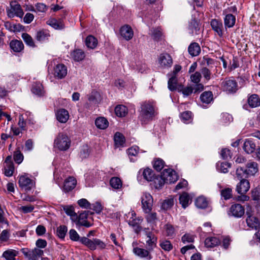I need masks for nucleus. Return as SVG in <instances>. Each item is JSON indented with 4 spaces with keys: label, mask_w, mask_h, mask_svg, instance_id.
<instances>
[{
    "label": "nucleus",
    "mask_w": 260,
    "mask_h": 260,
    "mask_svg": "<svg viewBox=\"0 0 260 260\" xmlns=\"http://www.w3.org/2000/svg\"><path fill=\"white\" fill-rule=\"evenodd\" d=\"M151 37H152L153 39L156 41H158L160 40L162 36L161 29L159 27L153 28L151 30Z\"/></svg>",
    "instance_id": "53"
},
{
    "label": "nucleus",
    "mask_w": 260,
    "mask_h": 260,
    "mask_svg": "<svg viewBox=\"0 0 260 260\" xmlns=\"http://www.w3.org/2000/svg\"><path fill=\"white\" fill-rule=\"evenodd\" d=\"M72 57L76 61L82 60L85 57L84 52L81 49H76L71 54Z\"/></svg>",
    "instance_id": "35"
},
{
    "label": "nucleus",
    "mask_w": 260,
    "mask_h": 260,
    "mask_svg": "<svg viewBox=\"0 0 260 260\" xmlns=\"http://www.w3.org/2000/svg\"><path fill=\"white\" fill-rule=\"evenodd\" d=\"M211 26L214 31H215L217 35L221 37L223 36V25L221 21L217 19H212L211 21Z\"/></svg>",
    "instance_id": "23"
},
{
    "label": "nucleus",
    "mask_w": 260,
    "mask_h": 260,
    "mask_svg": "<svg viewBox=\"0 0 260 260\" xmlns=\"http://www.w3.org/2000/svg\"><path fill=\"white\" fill-rule=\"evenodd\" d=\"M115 145L116 147H120L123 146L125 143V137L119 132H116L114 137Z\"/></svg>",
    "instance_id": "39"
},
{
    "label": "nucleus",
    "mask_w": 260,
    "mask_h": 260,
    "mask_svg": "<svg viewBox=\"0 0 260 260\" xmlns=\"http://www.w3.org/2000/svg\"><path fill=\"white\" fill-rule=\"evenodd\" d=\"M164 161L160 158H157L153 162V168L157 171H160L164 168Z\"/></svg>",
    "instance_id": "57"
},
{
    "label": "nucleus",
    "mask_w": 260,
    "mask_h": 260,
    "mask_svg": "<svg viewBox=\"0 0 260 260\" xmlns=\"http://www.w3.org/2000/svg\"><path fill=\"white\" fill-rule=\"evenodd\" d=\"M174 201L173 198L165 200L162 204L161 207L164 210L170 209L174 205Z\"/></svg>",
    "instance_id": "59"
},
{
    "label": "nucleus",
    "mask_w": 260,
    "mask_h": 260,
    "mask_svg": "<svg viewBox=\"0 0 260 260\" xmlns=\"http://www.w3.org/2000/svg\"><path fill=\"white\" fill-rule=\"evenodd\" d=\"M158 62L162 68L171 67L173 63L171 56L167 53H162L158 58Z\"/></svg>",
    "instance_id": "14"
},
{
    "label": "nucleus",
    "mask_w": 260,
    "mask_h": 260,
    "mask_svg": "<svg viewBox=\"0 0 260 260\" xmlns=\"http://www.w3.org/2000/svg\"><path fill=\"white\" fill-rule=\"evenodd\" d=\"M192 113L190 111H185L181 114L180 117L184 122H189L191 119Z\"/></svg>",
    "instance_id": "60"
},
{
    "label": "nucleus",
    "mask_w": 260,
    "mask_h": 260,
    "mask_svg": "<svg viewBox=\"0 0 260 260\" xmlns=\"http://www.w3.org/2000/svg\"><path fill=\"white\" fill-rule=\"evenodd\" d=\"M115 112L117 116L124 117L127 112V109L123 105H118L115 108Z\"/></svg>",
    "instance_id": "49"
},
{
    "label": "nucleus",
    "mask_w": 260,
    "mask_h": 260,
    "mask_svg": "<svg viewBox=\"0 0 260 260\" xmlns=\"http://www.w3.org/2000/svg\"><path fill=\"white\" fill-rule=\"evenodd\" d=\"M143 220V219L142 217H131L128 220V224L133 227L136 233L139 234L142 230V227L140 224Z\"/></svg>",
    "instance_id": "13"
},
{
    "label": "nucleus",
    "mask_w": 260,
    "mask_h": 260,
    "mask_svg": "<svg viewBox=\"0 0 260 260\" xmlns=\"http://www.w3.org/2000/svg\"><path fill=\"white\" fill-rule=\"evenodd\" d=\"M240 180V181L237 184L236 186V191L240 194H245L250 188L249 182L243 178Z\"/></svg>",
    "instance_id": "16"
},
{
    "label": "nucleus",
    "mask_w": 260,
    "mask_h": 260,
    "mask_svg": "<svg viewBox=\"0 0 260 260\" xmlns=\"http://www.w3.org/2000/svg\"><path fill=\"white\" fill-rule=\"evenodd\" d=\"M67 232V227L66 225H60L57 228L56 233L59 238L63 239Z\"/></svg>",
    "instance_id": "56"
},
{
    "label": "nucleus",
    "mask_w": 260,
    "mask_h": 260,
    "mask_svg": "<svg viewBox=\"0 0 260 260\" xmlns=\"http://www.w3.org/2000/svg\"><path fill=\"white\" fill-rule=\"evenodd\" d=\"M200 99L203 103L209 104L213 100V94L210 91H205L200 96Z\"/></svg>",
    "instance_id": "42"
},
{
    "label": "nucleus",
    "mask_w": 260,
    "mask_h": 260,
    "mask_svg": "<svg viewBox=\"0 0 260 260\" xmlns=\"http://www.w3.org/2000/svg\"><path fill=\"white\" fill-rule=\"evenodd\" d=\"M193 88H192L191 86L184 87L183 85L180 84L178 88V91L181 92L184 96L190 95L193 92Z\"/></svg>",
    "instance_id": "44"
},
{
    "label": "nucleus",
    "mask_w": 260,
    "mask_h": 260,
    "mask_svg": "<svg viewBox=\"0 0 260 260\" xmlns=\"http://www.w3.org/2000/svg\"><path fill=\"white\" fill-rule=\"evenodd\" d=\"M179 200L182 207L185 209L189 204L190 197L187 192H184L180 195Z\"/></svg>",
    "instance_id": "36"
},
{
    "label": "nucleus",
    "mask_w": 260,
    "mask_h": 260,
    "mask_svg": "<svg viewBox=\"0 0 260 260\" xmlns=\"http://www.w3.org/2000/svg\"><path fill=\"white\" fill-rule=\"evenodd\" d=\"M145 234L148 239L146 240V244L148 246L149 250L152 251L156 247L157 243V238L150 232H148L147 229H144Z\"/></svg>",
    "instance_id": "17"
},
{
    "label": "nucleus",
    "mask_w": 260,
    "mask_h": 260,
    "mask_svg": "<svg viewBox=\"0 0 260 260\" xmlns=\"http://www.w3.org/2000/svg\"><path fill=\"white\" fill-rule=\"evenodd\" d=\"M76 179L74 177H69L64 181L63 190L65 192L71 191L76 187Z\"/></svg>",
    "instance_id": "22"
},
{
    "label": "nucleus",
    "mask_w": 260,
    "mask_h": 260,
    "mask_svg": "<svg viewBox=\"0 0 260 260\" xmlns=\"http://www.w3.org/2000/svg\"><path fill=\"white\" fill-rule=\"evenodd\" d=\"M95 124L98 128L104 129L108 126L109 122L105 118L100 117L95 119Z\"/></svg>",
    "instance_id": "38"
},
{
    "label": "nucleus",
    "mask_w": 260,
    "mask_h": 260,
    "mask_svg": "<svg viewBox=\"0 0 260 260\" xmlns=\"http://www.w3.org/2000/svg\"><path fill=\"white\" fill-rule=\"evenodd\" d=\"M10 47L15 52H20L24 49L23 42L18 40H12L10 43Z\"/></svg>",
    "instance_id": "25"
},
{
    "label": "nucleus",
    "mask_w": 260,
    "mask_h": 260,
    "mask_svg": "<svg viewBox=\"0 0 260 260\" xmlns=\"http://www.w3.org/2000/svg\"><path fill=\"white\" fill-rule=\"evenodd\" d=\"M236 18L233 14H227L224 20V25L225 27H232L235 24Z\"/></svg>",
    "instance_id": "41"
},
{
    "label": "nucleus",
    "mask_w": 260,
    "mask_h": 260,
    "mask_svg": "<svg viewBox=\"0 0 260 260\" xmlns=\"http://www.w3.org/2000/svg\"><path fill=\"white\" fill-rule=\"evenodd\" d=\"M94 213L92 212L89 211H84L81 212L79 216H77V224L79 226H84L86 228H89L92 226V224L90 223L87 220V218L93 220L92 217H90V215H93Z\"/></svg>",
    "instance_id": "7"
},
{
    "label": "nucleus",
    "mask_w": 260,
    "mask_h": 260,
    "mask_svg": "<svg viewBox=\"0 0 260 260\" xmlns=\"http://www.w3.org/2000/svg\"><path fill=\"white\" fill-rule=\"evenodd\" d=\"M54 76L58 79H62L67 74V68L63 64H58L54 68Z\"/></svg>",
    "instance_id": "18"
},
{
    "label": "nucleus",
    "mask_w": 260,
    "mask_h": 260,
    "mask_svg": "<svg viewBox=\"0 0 260 260\" xmlns=\"http://www.w3.org/2000/svg\"><path fill=\"white\" fill-rule=\"evenodd\" d=\"M162 176L165 177L166 183H174L178 180L176 172L170 169H166L162 171Z\"/></svg>",
    "instance_id": "12"
},
{
    "label": "nucleus",
    "mask_w": 260,
    "mask_h": 260,
    "mask_svg": "<svg viewBox=\"0 0 260 260\" xmlns=\"http://www.w3.org/2000/svg\"><path fill=\"white\" fill-rule=\"evenodd\" d=\"M152 181H153L154 186L156 188H160L165 183H166L165 178L162 176V172L161 173V175L160 176L155 175Z\"/></svg>",
    "instance_id": "32"
},
{
    "label": "nucleus",
    "mask_w": 260,
    "mask_h": 260,
    "mask_svg": "<svg viewBox=\"0 0 260 260\" xmlns=\"http://www.w3.org/2000/svg\"><path fill=\"white\" fill-rule=\"evenodd\" d=\"M89 103L85 105V107L87 109L90 108V105H96L99 103L101 100V96L97 91L92 90L91 92L87 95Z\"/></svg>",
    "instance_id": "10"
},
{
    "label": "nucleus",
    "mask_w": 260,
    "mask_h": 260,
    "mask_svg": "<svg viewBox=\"0 0 260 260\" xmlns=\"http://www.w3.org/2000/svg\"><path fill=\"white\" fill-rule=\"evenodd\" d=\"M47 24L56 29H61L63 28V25L61 21L55 19H50L47 21Z\"/></svg>",
    "instance_id": "46"
},
{
    "label": "nucleus",
    "mask_w": 260,
    "mask_h": 260,
    "mask_svg": "<svg viewBox=\"0 0 260 260\" xmlns=\"http://www.w3.org/2000/svg\"><path fill=\"white\" fill-rule=\"evenodd\" d=\"M258 170L257 164L254 161H250L247 163L245 169L242 167L238 168L236 174L238 179H240L243 178L244 175H246L245 177L254 175Z\"/></svg>",
    "instance_id": "3"
},
{
    "label": "nucleus",
    "mask_w": 260,
    "mask_h": 260,
    "mask_svg": "<svg viewBox=\"0 0 260 260\" xmlns=\"http://www.w3.org/2000/svg\"><path fill=\"white\" fill-rule=\"evenodd\" d=\"M168 84V88L170 90L173 91L177 90L178 91V88L180 84H178V80L176 76L172 75L169 79Z\"/></svg>",
    "instance_id": "34"
},
{
    "label": "nucleus",
    "mask_w": 260,
    "mask_h": 260,
    "mask_svg": "<svg viewBox=\"0 0 260 260\" xmlns=\"http://www.w3.org/2000/svg\"><path fill=\"white\" fill-rule=\"evenodd\" d=\"M149 249L146 250L139 247H136L133 249L134 253L141 258H146L149 260L152 258Z\"/></svg>",
    "instance_id": "20"
},
{
    "label": "nucleus",
    "mask_w": 260,
    "mask_h": 260,
    "mask_svg": "<svg viewBox=\"0 0 260 260\" xmlns=\"http://www.w3.org/2000/svg\"><path fill=\"white\" fill-rule=\"evenodd\" d=\"M195 204L198 208L205 209L207 207L208 202L206 198L201 196L196 199Z\"/></svg>",
    "instance_id": "43"
},
{
    "label": "nucleus",
    "mask_w": 260,
    "mask_h": 260,
    "mask_svg": "<svg viewBox=\"0 0 260 260\" xmlns=\"http://www.w3.org/2000/svg\"><path fill=\"white\" fill-rule=\"evenodd\" d=\"M21 37L27 45L33 48L36 47L34 39L30 35L27 33H23Z\"/></svg>",
    "instance_id": "47"
},
{
    "label": "nucleus",
    "mask_w": 260,
    "mask_h": 260,
    "mask_svg": "<svg viewBox=\"0 0 260 260\" xmlns=\"http://www.w3.org/2000/svg\"><path fill=\"white\" fill-rule=\"evenodd\" d=\"M71 143V140L66 134L59 133L54 140V147L60 151H66L69 149Z\"/></svg>",
    "instance_id": "4"
},
{
    "label": "nucleus",
    "mask_w": 260,
    "mask_h": 260,
    "mask_svg": "<svg viewBox=\"0 0 260 260\" xmlns=\"http://www.w3.org/2000/svg\"><path fill=\"white\" fill-rule=\"evenodd\" d=\"M13 158L15 162L18 164H20L23 161L24 156L19 148H17L14 152Z\"/></svg>",
    "instance_id": "50"
},
{
    "label": "nucleus",
    "mask_w": 260,
    "mask_h": 260,
    "mask_svg": "<svg viewBox=\"0 0 260 260\" xmlns=\"http://www.w3.org/2000/svg\"><path fill=\"white\" fill-rule=\"evenodd\" d=\"M142 208L145 213L150 212L152 209L153 199L149 193L144 194L141 198Z\"/></svg>",
    "instance_id": "9"
},
{
    "label": "nucleus",
    "mask_w": 260,
    "mask_h": 260,
    "mask_svg": "<svg viewBox=\"0 0 260 260\" xmlns=\"http://www.w3.org/2000/svg\"><path fill=\"white\" fill-rule=\"evenodd\" d=\"M18 184L22 189L28 191L31 189L33 186V182L31 179L25 176H21L18 180Z\"/></svg>",
    "instance_id": "11"
},
{
    "label": "nucleus",
    "mask_w": 260,
    "mask_h": 260,
    "mask_svg": "<svg viewBox=\"0 0 260 260\" xmlns=\"http://www.w3.org/2000/svg\"><path fill=\"white\" fill-rule=\"evenodd\" d=\"M56 118L61 123H66L69 118L68 111L63 108L57 110L55 113Z\"/></svg>",
    "instance_id": "19"
},
{
    "label": "nucleus",
    "mask_w": 260,
    "mask_h": 260,
    "mask_svg": "<svg viewBox=\"0 0 260 260\" xmlns=\"http://www.w3.org/2000/svg\"><path fill=\"white\" fill-rule=\"evenodd\" d=\"M201 74L199 72H196L190 76L191 81L194 83H198L200 82Z\"/></svg>",
    "instance_id": "64"
},
{
    "label": "nucleus",
    "mask_w": 260,
    "mask_h": 260,
    "mask_svg": "<svg viewBox=\"0 0 260 260\" xmlns=\"http://www.w3.org/2000/svg\"><path fill=\"white\" fill-rule=\"evenodd\" d=\"M166 234L167 236L173 237L175 235V229L174 227L169 224L166 225Z\"/></svg>",
    "instance_id": "63"
},
{
    "label": "nucleus",
    "mask_w": 260,
    "mask_h": 260,
    "mask_svg": "<svg viewBox=\"0 0 260 260\" xmlns=\"http://www.w3.org/2000/svg\"><path fill=\"white\" fill-rule=\"evenodd\" d=\"M139 172V173L142 172L144 179L149 182L152 181L153 178L155 176L153 171L148 168L143 170L141 169Z\"/></svg>",
    "instance_id": "29"
},
{
    "label": "nucleus",
    "mask_w": 260,
    "mask_h": 260,
    "mask_svg": "<svg viewBox=\"0 0 260 260\" xmlns=\"http://www.w3.org/2000/svg\"><path fill=\"white\" fill-rule=\"evenodd\" d=\"M50 37V34L48 30L42 29L36 32L35 38L39 42H43L47 40Z\"/></svg>",
    "instance_id": "28"
},
{
    "label": "nucleus",
    "mask_w": 260,
    "mask_h": 260,
    "mask_svg": "<svg viewBox=\"0 0 260 260\" xmlns=\"http://www.w3.org/2000/svg\"><path fill=\"white\" fill-rule=\"evenodd\" d=\"M17 251L15 250H8L4 252L3 256L7 260H15Z\"/></svg>",
    "instance_id": "51"
},
{
    "label": "nucleus",
    "mask_w": 260,
    "mask_h": 260,
    "mask_svg": "<svg viewBox=\"0 0 260 260\" xmlns=\"http://www.w3.org/2000/svg\"><path fill=\"white\" fill-rule=\"evenodd\" d=\"M153 102L145 101L141 106L139 118L143 124L147 123L155 117L156 112Z\"/></svg>",
    "instance_id": "2"
},
{
    "label": "nucleus",
    "mask_w": 260,
    "mask_h": 260,
    "mask_svg": "<svg viewBox=\"0 0 260 260\" xmlns=\"http://www.w3.org/2000/svg\"><path fill=\"white\" fill-rule=\"evenodd\" d=\"M247 103L250 107L256 108L260 106V99L257 94H253L248 97Z\"/></svg>",
    "instance_id": "26"
},
{
    "label": "nucleus",
    "mask_w": 260,
    "mask_h": 260,
    "mask_svg": "<svg viewBox=\"0 0 260 260\" xmlns=\"http://www.w3.org/2000/svg\"><path fill=\"white\" fill-rule=\"evenodd\" d=\"M159 246L165 251H169L173 249V245L171 242L168 240L160 241Z\"/></svg>",
    "instance_id": "54"
},
{
    "label": "nucleus",
    "mask_w": 260,
    "mask_h": 260,
    "mask_svg": "<svg viewBox=\"0 0 260 260\" xmlns=\"http://www.w3.org/2000/svg\"><path fill=\"white\" fill-rule=\"evenodd\" d=\"M231 239L229 236H224L222 237V241L221 243V246L225 249H227L231 242Z\"/></svg>",
    "instance_id": "62"
},
{
    "label": "nucleus",
    "mask_w": 260,
    "mask_h": 260,
    "mask_svg": "<svg viewBox=\"0 0 260 260\" xmlns=\"http://www.w3.org/2000/svg\"><path fill=\"white\" fill-rule=\"evenodd\" d=\"M85 44L88 48L93 49L98 45V40L93 36L89 35L86 38Z\"/></svg>",
    "instance_id": "37"
},
{
    "label": "nucleus",
    "mask_w": 260,
    "mask_h": 260,
    "mask_svg": "<svg viewBox=\"0 0 260 260\" xmlns=\"http://www.w3.org/2000/svg\"><path fill=\"white\" fill-rule=\"evenodd\" d=\"M247 226L251 229L257 230L259 228V222L258 219L253 216L248 215L246 219Z\"/></svg>",
    "instance_id": "24"
},
{
    "label": "nucleus",
    "mask_w": 260,
    "mask_h": 260,
    "mask_svg": "<svg viewBox=\"0 0 260 260\" xmlns=\"http://www.w3.org/2000/svg\"><path fill=\"white\" fill-rule=\"evenodd\" d=\"M110 184L114 189H119L122 186V181L118 177H112L110 179Z\"/></svg>",
    "instance_id": "52"
},
{
    "label": "nucleus",
    "mask_w": 260,
    "mask_h": 260,
    "mask_svg": "<svg viewBox=\"0 0 260 260\" xmlns=\"http://www.w3.org/2000/svg\"><path fill=\"white\" fill-rule=\"evenodd\" d=\"M221 86L224 91L228 93H235L238 90L237 81L233 79H225L221 83Z\"/></svg>",
    "instance_id": "8"
},
{
    "label": "nucleus",
    "mask_w": 260,
    "mask_h": 260,
    "mask_svg": "<svg viewBox=\"0 0 260 260\" xmlns=\"http://www.w3.org/2000/svg\"><path fill=\"white\" fill-rule=\"evenodd\" d=\"M120 32L121 36L127 41L132 39L134 36V32L132 28L128 25L121 27Z\"/></svg>",
    "instance_id": "21"
},
{
    "label": "nucleus",
    "mask_w": 260,
    "mask_h": 260,
    "mask_svg": "<svg viewBox=\"0 0 260 260\" xmlns=\"http://www.w3.org/2000/svg\"><path fill=\"white\" fill-rule=\"evenodd\" d=\"M89 209L92 210L94 211L96 213L99 214L102 212L103 210V207L100 203L96 202L94 204H90Z\"/></svg>",
    "instance_id": "61"
},
{
    "label": "nucleus",
    "mask_w": 260,
    "mask_h": 260,
    "mask_svg": "<svg viewBox=\"0 0 260 260\" xmlns=\"http://www.w3.org/2000/svg\"><path fill=\"white\" fill-rule=\"evenodd\" d=\"M256 145L254 142L250 139H246L243 144V149L248 154L252 153L255 150Z\"/></svg>",
    "instance_id": "27"
},
{
    "label": "nucleus",
    "mask_w": 260,
    "mask_h": 260,
    "mask_svg": "<svg viewBox=\"0 0 260 260\" xmlns=\"http://www.w3.org/2000/svg\"><path fill=\"white\" fill-rule=\"evenodd\" d=\"M188 51L192 56H196L200 53L201 48L198 43L193 42L189 46Z\"/></svg>",
    "instance_id": "30"
},
{
    "label": "nucleus",
    "mask_w": 260,
    "mask_h": 260,
    "mask_svg": "<svg viewBox=\"0 0 260 260\" xmlns=\"http://www.w3.org/2000/svg\"><path fill=\"white\" fill-rule=\"evenodd\" d=\"M216 167L221 173H226L229 171V168L231 167V164L227 162H218L216 164Z\"/></svg>",
    "instance_id": "45"
},
{
    "label": "nucleus",
    "mask_w": 260,
    "mask_h": 260,
    "mask_svg": "<svg viewBox=\"0 0 260 260\" xmlns=\"http://www.w3.org/2000/svg\"><path fill=\"white\" fill-rule=\"evenodd\" d=\"M62 209L68 215L71 216L72 220L77 218V214L74 212V208L72 206H63Z\"/></svg>",
    "instance_id": "40"
},
{
    "label": "nucleus",
    "mask_w": 260,
    "mask_h": 260,
    "mask_svg": "<svg viewBox=\"0 0 260 260\" xmlns=\"http://www.w3.org/2000/svg\"><path fill=\"white\" fill-rule=\"evenodd\" d=\"M220 241L216 237L207 238L205 240V245L208 248H212L218 245Z\"/></svg>",
    "instance_id": "31"
},
{
    "label": "nucleus",
    "mask_w": 260,
    "mask_h": 260,
    "mask_svg": "<svg viewBox=\"0 0 260 260\" xmlns=\"http://www.w3.org/2000/svg\"><path fill=\"white\" fill-rule=\"evenodd\" d=\"M69 235L71 240L74 241H79L90 250L93 251L96 248L104 249L106 247V244L105 242L99 239L93 238L92 239H90L85 237H80L74 229L70 230Z\"/></svg>",
    "instance_id": "1"
},
{
    "label": "nucleus",
    "mask_w": 260,
    "mask_h": 260,
    "mask_svg": "<svg viewBox=\"0 0 260 260\" xmlns=\"http://www.w3.org/2000/svg\"><path fill=\"white\" fill-rule=\"evenodd\" d=\"M221 196L224 200H227L232 197V190L231 188H226L221 190Z\"/></svg>",
    "instance_id": "58"
},
{
    "label": "nucleus",
    "mask_w": 260,
    "mask_h": 260,
    "mask_svg": "<svg viewBox=\"0 0 260 260\" xmlns=\"http://www.w3.org/2000/svg\"><path fill=\"white\" fill-rule=\"evenodd\" d=\"M230 212L232 216L240 218L244 215L245 209L241 204H235L231 206Z\"/></svg>",
    "instance_id": "15"
},
{
    "label": "nucleus",
    "mask_w": 260,
    "mask_h": 260,
    "mask_svg": "<svg viewBox=\"0 0 260 260\" xmlns=\"http://www.w3.org/2000/svg\"><path fill=\"white\" fill-rule=\"evenodd\" d=\"M14 171V164L6 165L5 167V175L7 177H11L13 175Z\"/></svg>",
    "instance_id": "55"
},
{
    "label": "nucleus",
    "mask_w": 260,
    "mask_h": 260,
    "mask_svg": "<svg viewBox=\"0 0 260 260\" xmlns=\"http://www.w3.org/2000/svg\"><path fill=\"white\" fill-rule=\"evenodd\" d=\"M7 16L9 18H13L15 16L22 18L24 12L21 6L15 2H12L10 4V8L7 10Z\"/></svg>",
    "instance_id": "5"
},
{
    "label": "nucleus",
    "mask_w": 260,
    "mask_h": 260,
    "mask_svg": "<svg viewBox=\"0 0 260 260\" xmlns=\"http://www.w3.org/2000/svg\"><path fill=\"white\" fill-rule=\"evenodd\" d=\"M188 28L191 31V33L193 34L195 31L196 34L200 30L199 22L195 18L192 19L189 23Z\"/></svg>",
    "instance_id": "48"
},
{
    "label": "nucleus",
    "mask_w": 260,
    "mask_h": 260,
    "mask_svg": "<svg viewBox=\"0 0 260 260\" xmlns=\"http://www.w3.org/2000/svg\"><path fill=\"white\" fill-rule=\"evenodd\" d=\"M31 91L38 96H43L45 93L42 84L39 82H36L32 85Z\"/></svg>",
    "instance_id": "33"
},
{
    "label": "nucleus",
    "mask_w": 260,
    "mask_h": 260,
    "mask_svg": "<svg viewBox=\"0 0 260 260\" xmlns=\"http://www.w3.org/2000/svg\"><path fill=\"white\" fill-rule=\"evenodd\" d=\"M21 251L28 260H39L40 257L44 254L43 250L38 248H35L31 250L22 248Z\"/></svg>",
    "instance_id": "6"
}]
</instances>
